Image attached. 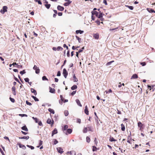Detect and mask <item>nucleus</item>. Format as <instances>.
I'll return each mask as SVG.
<instances>
[{
  "label": "nucleus",
  "instance_id": "f257e3e1",
  "mask_svg": "<svg viewBox=\"0 0 155 155\" xmlns=\"http://www.w3.org/2000/svg\"><path fill=\"white\" fill-rule=\"evenodd\" d=\"M8 7L7 6H5L3 7L2 9L0 11V12L1 13L3 14L4 13L7 11V9Z\"/></svg>",
  "mask_w": 155,
  "mask_h": 155
},
{
  "label": "nucleus",
  "instance_id": "f03ea898",
  "mask_svg": "<svg viewBox=\"0 0 155 155\" xmlns=\"http://www.w3.org/2000/svg\"><path fill=\"white\" fill-rule=\"evenodd\" d=\"M52 49L53 51H62L63 50V48L61 46H58L57 48L55 47H53L52 48Z\"/></svg>",
  "mask_w": 155,
  "mask_h": 155
},
{
  "label": "nucleus",
  "instance_id": "7ed1b4c3",
  "mask_svg": "<svg viewBox=\"0 0 155 155\" xmlns=\"http://www.w3.org/2000/svg\"><path fill=\"white\" fill-rule=\"evenodd\" d=\"M63 74L64 78H66L67 76L68 75V73L65 68H64L63 69Z\"/></svg>",
  "mask_w": 155,
  "mask_h": 155
},
{
  "label": "nucleus",
  "instance_id": "20e7f679",
  "mask_svg": "<svg viewBox=\"0 0 155 155\" xmlns=\"http://www.w3.org/2000/svg\"><path fill=\"white\" fill-rule=\"evenodd\" d=\"M93 37L94 38L98 40L99 38V34L96 33L93 34Z\"/></svg>",
  "mask_w": 155,
  "mask_h": 155
},
{
  "label": "nucleus",
  "instance_id": "39448f33",
  "mask_svg": "<svg viewBox=\"0 0 155 155\" xmlns=\"http://www.w3.org/2000/svg\"><path fill=\"white\" fill-rule=\"evenodd\" d=\"M47 123L49 124H51L52 126L54 124V121L52 120V122L51 119L48 118L47 121Z\"/></svg>",
  "mask_w": 155,
  "mask_h": 155
},
{
  "label": "nucleus",
  "instance_id": "423d86ee",
  "mask_svg": "<svg viewBox=\"0 0 155 155\" xmlns=\"http://www.w3.org/2000/svg\"><path fill=\"white\" fill-rule=\"evenodd\" d=\"M57 150L58 152L61 154H62L64 152L63 149L61 147H58L57 148Z\"/></svg>",
  "mask_w": 155,
  "mask_h": 155
},
{
  "label": "nucleus",
  "instance_id": "0eeeda50",
  "mask_svg": "<svg viewBox=\"0 0 155 155\" xmlns=\"http://www.w3.org/2000/svg\"><path fill=\"white\" fill-rule=\"evenodd\" d=\"M57 9L59 11H62L64 10V8L63 7L59 5L57 6Z\"/></svg>",
  "mask_w": 155,
  "mask_h": 155
},
{
  "label": "nucleus",
  "instance_id": "6e6552de",
  "mask_svg": "<svg viewBox=\"0 0 155 155\" xmlns=\"http://www.w3.org/2000/svg\"><path fill=\"white\" fill-rule=\"evenodd\" d=\"M67 153L68 154L69 153L71 155H76V153L74 151H71L70 152L68 151L67 152Z\"/></svg>",
  "mask_w": 155,
  "mask_h": 155
},
{
  "label": "nucleus",
  "instance_id": "1a4fd4ad",
  "mask_svg": "<svg viewBox=\"0 0 155 155\" xmlns=\"http://www.w3.org/2000/svg\"><path fill=\"white\" fill-rule=\"evenodd\" d=\"M72 130L71 129L69 128L68 129L67 131H66V132H65V134H68H68H71L72 132Z\"/></svg>",
  "mask_w": 155,
  "mask_h": 155
},
{
  "label": "nucleus",
  "instance_id": "9d476101",
  "mask_svg": "<svg viewBox=\"0 0 155 155\" xmlns=\"http://www.w3.org/2000/svg\"><path fill=\"white\" fill-rule=\"evenodd\" d=\"M12 93L14 95H16V92H15V86H13L12 88Z\"/></svg>",
  "mask_w": 155,
  "mask_h": 155
},
{
  "label": "nucleus",
  "instance_id": "9b49d317",
  "mask_svg": "<svg viewBox=\"0 0 155 155\" xmlns=\"http://www.w3.org/2000/svg\"><path fill=\"white\" fill-rule=\"evenodd\" d=\"M84 112L85 113L87 114V115H88L89 114V111L88 110V108L87 106H86L85 107V109H84Z\"/></svg>",
  "mask_w": 155,
  "mask_h": 155
},
{
  "label": "nucleus",
  "instance_id": "f8f14e48",
  "mask_svg": "<svg viewBox=\"0 0 155 155\" xmlns=\"http://www.w3.org/2000/svg\"><path fill=\"white\" fill-rule=\"evenodd\" d=\"M143 125V124L141 122H139L138 123V126L140 127V130L142 129Z\"/></svg>",
  "mask_w": 155,
  "mask_h": 155
},
{
  "label": "nucleus",
  "instance_id": "ddd939ff",
  "mask_svg": "<svg viewBox=\"0 0 155 155\" xmlns=\"http://www.w3.org/2000/svg\"><path fill=\"white\" fill-rule=\"evenodd\" d=\"M130 136H129L127 137V142L128 143H129L131 144V141L132 140H133V141H134V140L132 139L131 138H129Z\"/></svg>",
  "mask_w": 155,
  "mask_h": 155
},
{
  "label": "nucleus",
  "instance_id": "4468645a",
  "mask_svg": "<svg viewBox=\"0 0 155 155\" xmlns=\"http://www.w3.org/2000/svg\"><path fill=\"white\" fill-rule=\"evenodd\" d=\"M57 133L58 131L57 130L56 128H55L52 131L51 134L52 136H53L54 134H56Z\"/></svg>",
  "mask_w": 155,
  "mask_h": 155
},
{
  "label": "nucleus",
  "instance_id": "2eb2a0df",
  "mask_svg": "<svg viewBox=\"0 0 155 155\" xmlns=\"http://www.w3.org/2000/svg\"><path fill=\"white\" fill-rule=\"evenodd\" d=\"M49 92L52 93H55V90L54 88H52L51 87H49Z\"/></svg>",
  "mask_w": 155,
  "mask_h": 155
},
{
  "label": "nucleus",
  "instance_id": "dca6fc26",
  "mask_svg": "<svg viewBox=\"0 0 155 155\" xmlns=\"http://www.w3.org/2000/svg\"><path fill=\"white\" fill-rule=\"evenodd\" d=\"M73 80L74 82H76L78 81V79L76 78L75 74H73Z\"/></svg>",
  "mask_w": 155,
  "mask_h": 155
},
{
  "label": "nucleus",
  "instance_id": "f3484780",
  "mask_svg": "<svg viewBox=\"0 0 155 155\" xmlns=\"http://www.w3.org/2000/svg\"><path fill=\"white\" fill-rule=\"evenodd\" d=\"M18 145L20 148H21L24 150H25L26 149V147L25 145L21 144L20 143H19Z\"/></svg>",
  "mask_w": 155,
  "mask_h": 155
},
{
  "label": "nucleus",
  "instance_id": "a211bd4d",
  "mask_svg": "<svg viewBox=\"0 0 155 155\" xmlns=\"http://www.w3.org/2000/svg\"><path fill=\"white\" fill-rule=\"evenodd\" d=\"M92 15H95L97 17H98V13L97 11H94V12H92Z\"/></svg>",
  "mask_w": 155,
  "mask_h": 155
},
{
  "label": "nucleus",
  "instance_id": "6ab92c4d",
  "mask_svg": "<svg viewBox=\"0 0 155 155\" xmlns=\"http://www.w3.org/2000/svg\"><path fill=\"white\" fill-rule=\"evenodd\" d=\"M21 128L22 130H25V131H28V130L25 125L22 127Z\"/></svg>",
  "mask_w": 155,
  "mask_h": 155
},
{
  "label": "nucleus",
  "instance_id": "aec40b11",
  "mask_svg": "<svg viewBox=\"0 0 155 155\" xmlns=\"http://www.w3.org/2000/svg\"><path fill=\"white\" fill-rule=\"evenodd\" d=\"M138 78V76L136 74H134L132 76L131 79H136Z\"/></svg>",
  "mask_w": 155,
  "mask_h": 155
},
{
  "label": "nucleus",
  "instance_id": "412c9836",
  "mask_svg": "<svg viewBox=\"0 0 155 155\" xmlns=\"http://www.w3.org/2000/svg\"><path fill=\"white\" fill-rule=\"evenodd\" d=\"M31 91L32 93H34V95H36L37 94V93L36 91L34 89L31 88Z\"/></svg>",
  "mask_w": 155,
  "mask_h": 155
},
{
  "label": "nucleus",
  "instance_id": "4be33fe9",
  "mask_svg": "<svg viewBox=\"0 0 155 155\" xmlns=\"http://www.w3.org/2000/svg\"><path fill=\"white\" fill-rule=\"evenodd\" d=\"M29 138V137L28 136H24L23 137H19V139H28Z\"/></svg>",
  "mask_w": 155,
  "mask_h": 155
},
{
  "label": "nucleus",
  "instance_id": "5701e85b",
  "mask_svg": "<svg viewBox=\"0 0 155 155\" xmlns=\"http://www.w3.org/2000/svg\"><path fill=\"white\" fill-rule=\"evenodd\" d=\"M121 129L122 131H124L125 130V127L124 126V125L123 124H121Z\"/></svg>",
  "mask_w": 155,
  "mask_h": 155
},
{
  "label": "nucleus",
  "instance_id": "b1692460",
  "mask_svg": "<svg viewBox=\"0 0 155 155\" xmlns=\"http://www.w3.org/2000/svg\"><path fill=\"white\" fill-rule=\"evenodd\" d=\"M147 10L148 12L150 13L154 12V11L152 8H147Z\"/></svg>",
  "mask_w": 155,
  "mask_h": 155
},
{
  "label": "nucleus",
  "instance_id": "393cba45",
  "mask_svg": "<svg viewBox=\"0 0 155 155\" xmlns=\"http://www.w3.org/2000/svg\"><path fill=\"white\" fill-rule=\"evenodd\" d=\"M71 1H68V2L64 3V5L65 6H68L71 3Z\"/></svg>",
  "mask_w": 155,
  "mask_h": 155
},
{
  "label": "nucleus",
  "instance_id": "a878e982",
  "mask_svg": "<svg viewBox=\"0 0 155 155\" xmlns=\"http://www.w3.org/2000/svg\"><path fill=\"white\" fill-rule=\"evenodd\" d=\"M68 125H65L64 127L62 129V130L63 131H64L65 130H67L68 129Z\"/></svg>",
  "mask_w": 155,
  "mask_h": 155
},
{
  "label": "nucleus",
  "instance_id": "bb28decb",
  "mask_svg": "<svg viewBox=\"0 0 155 155\" xmlns=\"http://www.w3.org/2000/svg\"><path fill=\"white\" fill-rule=\"evenodd\" d=\"M109 141L111 142L116 141L117 140L114 139L113 137H110L109 139Z\"/></svg>",
  "mask_w": 155,
  "mask_h": 155
},
{
  "label": "nucleus",
  "instance_id": "cd10ccee",
  "mask_svg": "<svg viewBox=\"0 0 155 155\" xmlns=\"http://www.w3.org/2000/svg\"><path fill=\"white\" fill-rule=\"evenodd\" d=\"M76 101L77 103V104L80 107L82 106V105L81 104L80 102L78 99H76Z\"/></svg>",
  "mask_w": 155,
  "mask_h": 155
},
{
  "label": "nucleus",
  "instance_id": "c85d7f7f",
  "mask_svg": "<svg viewBox=\"0 0 155 155\" xmlns=\"http://www.w3.org/2000/svg\"><path fill=\"white\" fill-rule=\"evenodd\" d=\"M84 32V31H81V30H76V33L77 34H78L79 33H80V34H82Z\"/></svg>",
  "mask_w": 155,
  "mask_h": 155
},
{
  "label": "nucleus",
  "instance_id": "c756f323",
  "mask_svg": "<svg viewBox=\"0 0 155 155\" xmlns=\"http://www.w3.org/2000/svg\"><path fill=\"white\" fill-rule=\"evenodd\" d=\"M88 130L87 127H85L83 129V132L84 133H86Z\"/></svg>",
  "mask_w": 155,
  "mask_h": 155
},
{
  "label": "nucleus",
  "instance_id": "7c9ffc66",
  "mask_svg": "<svg viewBox=\"0 0 155 155\" xmlns=\"http://www.w3.org/2000/svg\"><path fill=\"white\" fill-rule=\"evenodd\" d=\"M77 88V86L76 85H74L73 86H72L71 87V90H74L76 89Z\"/></svg>",
  "mask_w": 155,
  "mask_h": 155
},
{
  "label": "nucleus",
  "instance_id": "2f4dec72",
  "mask_svg": "<svg viewBox=\"0 0 155 155\" xmlns=\"http://www.w3.org/2000/svg\"><path fill=\"white\" fill-rule=\"evenodd\" d=\"M48 110L50 113H51L53 114H54V111L53 109L49 108L48 109Z\"/></svg>",
  "mask_w": 155,
  "mask_h": 155
},
{
  "label": "nucleus",
  "instance_id": "473e14b6",
  "mask_svg": "<svg viewBox=\"0 0 155 155\" xmlns=\"http://www.w3.org/2000/svg\"><path fill=\"white\" fill-rule=\"evenodd\" d=\"M87 128H88V130L89 131L91 132H93V129L91 127H87Z\"/></svg>",
  "mask_w": 155,
  "mask_h": 155
},
{
  "label": "nucleus",
  "instance_id": "72a5a7b5",
  "mask_svg": "<svg viewBox=\"0 0 155 155\" xmlns=\"http://www.w3.org/2000/svg\"><path fill=\"white\" fill-rule=\"evenodd\" d=\"M125 7L128 8L130 10H133L134 9V7L132 6H129L128 5H125Z\"/></svg>",
  "mask_w": 155,
  "mask_h": 155
},
{
  "label": "nucleus",
  "instance_id": "f704fd0d",
  "mask_svg": "<svg viewBox=\"0 0 155 155\" xmlns=\"http://www.w3.org/2000/svg\"><path fill=\"white\" fill-rule=\"evenodd\" d=\"M92 148V151L94 152L96 151L98 149L96 147L94 146H93Z\"/></svg>",
  "mask_w": 155,
  "mask_h": 155
},
{
  "label": "nucleus",
  "instance_id": "c9c22d12",
  "mask_svg": "<svg viewBox=\"0 0 155 155\" xmlns=\"http://www.w3.org/2000/svg\"><path fill=\"white\" fill-rule=\"evenodd\" d=\"M45 6L47 9H49L51 6V5L50 4H45Z\"/></svg>",
  "mask_w": 155,
  "mask_h": 155
},
{
  "label": "nucleus",
  "instance_id": "e433bc0d",
  "mask_svg": "<svg viewBox=\"0 0 155 155\" xmlns=\"http://www.w3.org/2000/svg\"><path fill=\"white\" fill-rule=\"evenodd\" d=\"M64 115L66 116H67L68 115V110H65L64 111Z\"/></svg>",
  "mask_w": 155,
  "mask_h": 155
},
{
  "label": "nucleus",
  "instance_id": "4c0bfd02",
  "mask_svg": "<svg viewBox=\"0 0 155 155\" xmlns=\"http://www.w3.org/2000/svg\"><path fill=\"white\" fill-rule=\"evenodd\" d=\"M102 15H103L102 13L100 12L99 13V14H98V16L97 17L98 18H102Z\"/></svg>",
  "mask_w": 155,
  "mask_h": 155
},
{
  "label": "nucleus",
  "instance_id": "58836bf2",
  "mask_svg": "<svg viewBox=\"0 0 155 155\" xmlns=\"http://www.w3.org/2000/svg\"><path fill=\"white\" fill-rule=\"evenodd\" d=\"M35 73L37 74H38L39 73L40 70L39 68L37 69H36L35 70Z\"/></svg>",
  "mask_w": 155,
  "mask_h": 155
},
{
  "label": "nucleus",
  "instance_id": "ea45409f",
  "mask_svg": "<svg viewBox=\"0 0 155 155\" xmlns=\"http://www.w3.org/2000/svg\"><path fill=\"white\" fill-rule=\"evenodd\" d=\"M86 141L88 143H89L90 141V139L88 137H86Z\"/></svg>",
  "mask_w": 155,
  "mask_h": 155
},
{
  "label": "nucleus",
  "instance_id": "a19ab883",
  "mask_svg": "<svg viewBox=\"0 0 155 155\" xmlns=\"http://www.w3.org/2000/svg\"><path fill=\"white\" fill-rule=\"evenodd\" d=\"M42 79L43 81L46 80L48 81V79L45 76H43L42 78Z\"/></svg>",
  "mask_w": 155,
  "mask_h": 155
},
{
  "label": "nucleus",
  "instance_id": "79ce46f5",
  "mask_svg": "<svg viewBox=\"0 0 155 155\" xmlns=\"http://www.w3.org/2000/svg\"><path fill=\"white\" fill-rule=\"evenodd\" d=\"M36 2H38L39 4L41 5L42 3L40 0H34Z\"/></svg>",
  "mask_w": 155,
  "mask_h": 155
},
{
  "label": "nucleus",
  "instance_id": "37998d69",
  "mask_svg": "<svg viewBox=\"0 0 155 155\" xmlns=\"http://www.w3.org/2000/svg\"><path fill=\"white\" fill-rule=\"evenodd\" d=\"M76 39L78 41V42H80L81 40V38L77 36H76Z\"/></svg>",
  "mask_w": 155,
  "mask_h": 155
},
{
  "label": "nucleus",
  "instance_id": "c03bdc74",
  "mask_svg": "<svg viewBox=\"0 0 155 155\" xmlns=\"http://www.w3.org/2000/svg\"><path fill=\"white\" fill-rule=\"evenodd\" d=\"M19 116H21L22 117H27L28 116V115H26V114H19Z\"/></svg>",
  "mask_w": 155,
  "mask_h": 155
},
{
  "label": "nucleus",
  "instance_id": "a18cd8bd",
  "mask_svg": "<svg viewBox=\"0 0 155 155\" xmlns=\"http://www.w3.org/2000/svg\"><path fill=\"white\" fill-rule=\"evenodd\" d=\"M94 142L95 144H96V146H97V143L98 142H97V139L96 138H94Z\"/></svg>",
  "mask_w": 155,
  "mask_h": 155
},
{
  "label": "nucleus",
  "instance_id": "49530a36",
  "mask_svg": "<svg viewBox=\"0 0 155 155\" xmlns=\"http://www.w3.org/2000/svg\"><path fill=\"white\" fill-rule=\"evenodd\" d=\"M27 146L28 147L30 148L31 150H33L34 149V147L31 146L27 145Z\"/></svg>",
  "mask_w": 155,
  "mask_h": 155
},
{
  "label": "nucleus",
  "instance_id": "de8ad7c7",
  "mask_svg": "<svg viewBox=\"0 0 155 155\" xmlns=\"http://www.w3.org/2000/svg\"><path fill=\"white\" fill-rule=\"evenodd\" d=\"M9 99L11 101L12 103H14L15 102V100L14 98H13L11 97L9 98Z\"/></svg>",
  "mask_w": 155,
  "mask_h": 155
},
{
  "label": "nucleus",
  "instance_id": "09e8293b",
  "mask_svg": "<svg viewBox=\"0 0 155 155\" xmlns=\"http://www.w3.org/2000/svg\"><path fill=\"white\" fill-rule=\"evenodd\" d=\"M114 62V61H111L109 62H107L106 64V65H110L111 63Z\"/></svg>",
  "mask_w": 155,
  "mask_h": 155
},
{
  "label": "nucleus",
  "instance_id": "8fccbe9b",
  "mask_svg": "<svg viewBox=\"0 0 155 155\" xmlns=\"http://www.w3.org/2000/svg\"><path fill=\"white\" fill-rule=\"evenodd\" d=\"M25 70H23L22 71H21L20 72V74L21 75H22L23 74H25Z\"/></svg>",
  "mask_w": 155,
  "mask_h": 155
},
{
  "label": "nucleus",
  "instance_id": "3c124183",
  "mask_svg": "<svg viewBox=\"0 0 155 155\" xmlns=\"http://www.w3.org/2000/svg\"><path fill=\"white\" fill-rule=\"evenodd\" d=\"M26 103L27 104L31 106L32 105V104L29 102H28V101H26Z\"/></svg>",
  "mask_w": 155,
  "mask_h": 155
},
{
  "label": "nucleus",
  "instance_id": "603ef678",
  "mask_svg": "<svg viewBox=\"0 0 155 155\" xmlns=\"http://www.w3.org/2000/svg\"><path fill=\"white\" fill-rule=\"evenodd\" d=\"M96 22L97 23L98 25H99L101 23L100 21L99 20H97V21H96Z\"/></svg>",
  "mask_w": 155,
  "mask_h": 155
},
{
  "label": "nucleus",
  "instance_id": "864d4df0",
  "mask_svg": "<svg viewBox=\"0 0 155 155\" xmlns=\"http://www.w3.org/2000/svg\"><path fill=\"white\" fill-rule=\"evenodd\" d=\"M140 64L142 65V66H145L146 65V63L145 62H141L140 63Z\"/></svg>",
  "mask_w": 155,
  "mask_h": 155
},
{
  "label": "nucleus",
  "instance_id": "5fc2aeb1",
  "mask_svg": "<svg viewBox=\"0 0 155 155\" xmlns=\"http://www.w3.org/2000/svg\"><path fill=\"white\" fill-rule=\"evenodd\" d=\"M84 49V47H82L81 49H80L78 51V52H82L83 51V50Z\"/></svg>",
  "mask_w": 155,
  "mask_h": 155
},
{
  "label": "nucleus",
  "instance_id": "6e6d98bb",
  "mask_svg": "<svg viewBox=\"0 0 155 155\" xmlns=\"http://www.w3.org/2000/svg\"><path fill=\"white\" fill-rule=\"evenodd\" d=\"M63 46L64 48H66L67 50H68L69 49L68 46L65 44H64Z\"/></svg>",
  "mask_w": 155,
  "mask_h": 155
},
{
  "label": "nucleus",
  "instance_id": "4d7b16f0",
  "mask_svg": "<svg viewBox=\"0 0 155 155\" xmlns=\"http://www.w3.org/2000/svg\"><path fill=\"white\" fill-rule=\"evenodd\" d=\"M105 92L106 93H111L112 92V91L111 90V89H110L109 90H108V91H106Z\"/></svg>",
  "mask_w": 155,
  "mask_h": 155
},
{
  "label": "nucleus",
  "instance_id": "13d9d810",
  "mask_svg": "<svg viewBox=\"0 0 155 155\" xmlns=\"http://www.w3.org/2000/svg\"><path fill=\"white\" fill-rule=\"evenodd\" d=\"M76 91H73L71 94V95H72V96H73L74 95V94H75V93H76Z\"/></svg>",
  "mask_w": 155,
  "mask_h": 155
},
{
  "label": "nucleus",
  "instance_id": "bf43d9fd",
  "mask_svg": "<svg viewBox=\"0 0 155 155\" xmlns=\"http://www.w3.org/2000/svg\"><path fill=\"white\" fill-rule=\"evenodd\" d=\"M61 74L60 71H59L58 72L57 74V76H61Z\"/></svg>",
  "mask_w": 155,
  "mask_h": 155
},
{
  "label": "nucleus",
  "instance_id": "052dcab7",
  "mask_svg": "<svg viewBox=\"0 0 155 155\" xmlns=\"http://www.w3.org/2000/svg\"><path fill=\"white\" fill-rule=\"evenodd\" d=\"M17 67L18 68H22V66L21 65H20L17 64Z\"/></svg>",
  "mask_w": 155,
  "mask_h": 155
},
{
  "label": "nucleus",
  "instance_id": "680f3d73",
  "mask_svg": "<svg viewBox=\"0 0 155 155\" xmlns=\"http://www.w3.org/2000/svg\"><path fill=\"white\" fill-rule=\"evenodd\" d=\"M103 3H104L105 5H107V2L106 0H103Z\"/></svg>",
  "mask_w": 155,
  "mask_h": 155
},
{
  "label": "nucleus",
  "instance_id": "e2e57ef3",
  "mask_svg": "<svg viewBox=\"0 0 155 155\" xmlns=\"http://www.w3.org/2000/svg\"><path fill=\"white\" fill-rule=\"evenodd\" d=\"M77 123H81V120L80 119H77Z\"/></svg>",
  "mask_w": 155,
  "mask_h": 155
},
{
  "label": "nucleus",
  "instance_id": "0e129e2a",
  "mask_svg": "<svg viewBox=\"0 0 155 155\" xmlns=\"http://www.w3.org/2000/svg\"><path fill=\"white\" fill-rule=\"evenodd\" d=\"M25 81L26 82H29V79L28 78H26L24 79Z\"/></svg>",
  "mask_w": 155,
  "mask_h": 155
},
{
  "label": "nucleus",
  "instance_id": "69168bd1",
  "mask_svg": "<svg viewBox=\"0 0 155 155\" xmlns=\"http://www.w3.org/2000/svg\"><path fill=\"white\" fill-rule=\"evenodd\" d=\"M67 56L69 57H70V51H68L67 53Z\"/></svg>",
  "mask_w": 155,
  "mask_h": 155
},
{
  "label": "nucleus",
  "instance_id": "338daca9",
  "mask_svg": "<svg viewBox=\"0 0 155 155\" xmlns=\"http://www.w3.org/2000/svg\"><path fill=\"white\" fill-rule=\"evenodd\" d=\"M58 14L59 16H61L62 15V13L61 12H58Z\"/></svg>",
  "mask_w": 155,
  "mask_h": 155
},
{
  "label": "nucleus",
  "instance_id": "774afa93",
  "mask_svg": "<svg viewBox=\"0 0 155 155\" xmlns=\"http://www.w3.org/2000/svg\"><path fill=\"white\" fill-rule=\"evenodd\" d=\"M38 68V67H37V66L36 65H34V67H33V69L34 70H35L36 69H37Z\"/></svg>",
  "mask_w": 155,
  "mask_h": 155
}]
</instances>
